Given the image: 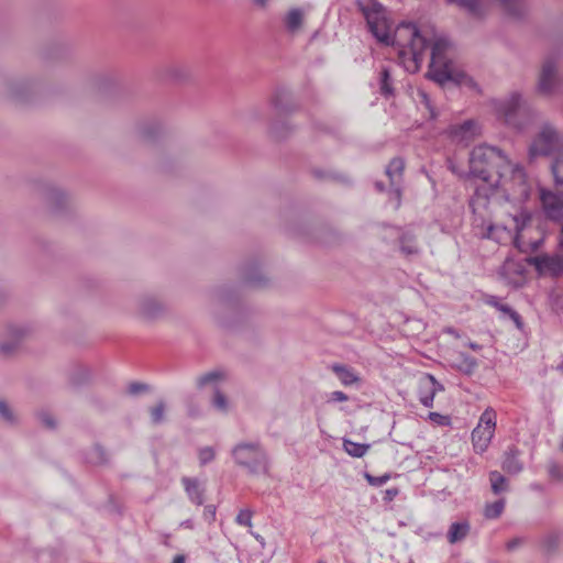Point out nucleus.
<instances>
[{"instance_id":"obj_1","label":"nucleus","mask_w":563,"mask_h":563,"mask_svg":"<svg viewBox=\"0 0 563 563\" xmlns=\"http://www.w3.org/2000/svg\"><path fill=\"white\" fill-rule=\"evenodd\" d=\"M530 190L520 165L508 161L503 169L496 170L493 181L478 187L471 200L476 235L498 244L512 243L523 253L537 251L544 234L521 207Z\"/></svg>"},{"instance_id":"obj_2","label":"nucleus","mask_w":563,"mask_h":563,"mask_svg":"<svg viewBox=\"0 0 563 563\" xmlns=\"http://www.w3.org/2000/svg\"><path fill=\"white\" fill-rule=\"evenodd\" d=\"M450 41L439 35L433 29L419 30L412 23H401L389 36V46L398 54L399 64L408 73H417L426 57V51L431 49V58L427 76L439 85L452 81L456 85L464 82L466 75L460 70L449 57Z\"/></svg>"},{"instance_id":"obj_3","label":"nucleus","mask_w":563,"mask_h":563,"mask_svg":"<svg viewBox=\"0 0 563 563\" xmlns=\"http://www.w3.org/2000/svg\"><path fill=\"white\" fill-rule=\"evenodd\" d=\"M508 161V157L497 147L483 144L471 152L470 173L487 185L493 181L496 170L503 169Z\"/></svg>"},{"instance_id":"obj_4","label":"nucleus","mask_w":563,"mask_h":563,"mask_svg":"<svg viewBox=\"0 0 563 563\" xmlns=\"http://www.w3.org/2000/svg\"><path fill=\"white\" fill-rule=\"evenodd\" d=\"M495 110L498 118L518 131L525 130L532 122L536 114L531 106L518 91H514L508 98L497 101Z\"/></svg>"},{"instance_id":"obj_5","label":"nucleus","mask_w":563,"mask_h":563,"mask_svg":"<svg viewBox=\"0 0 563 563\" xmlns=\"http://www.w3.org/2000/svg\"><path fill=\"white\" fill-rule=\"evenodd\" d=\"M236 465L252 475H268L269 459L258 442H240L231 450Z\"/></svg>"},{"instance_id":"obj_6","label":"nucleus","mask_w":563,"mask_h":563,"mask_svg":"<svg viewBox=\"0 0 563 563\" xmlns=\"http://www.w3.org/2000/svg\"><path fill=\"white\" fill-rule=\"evenodd\" d=\"M371 34L382 44H387V11L377 0H357Z\"/></svg>"},{"instance_id":"obj_7","label":"nucleus","mask_w":563,"mask_h":563,"mask_svg":"<svg viewBox=\"0 0 563 563\" xmlns=\"http://www.w3.org/2000/svg\"><path fill=\"white\" fill-rule=\"evenodd\" d=\"M563 150V136L549 123L544 124L538 135L532 141L529 155L531 158L537 156H549Z\"/></svg>"},{"instance_id":"obj_8","label":"nucleus","mask_w":563,"mask_h":563,"mask_svg":"<svg viewBox=\"0 0 563 563\" xmlns=\"http://www.w3.org/2000/svg\"><path fill=\"white\" fill-rule=\"evenodd\" d=\"M496 430V412L487 408L481 415L477 426L472 431V443L476 453H484L494 438Z\"/></svg>"},{"instance_id":"obj_9","label":"nucleus","mask_w":563,"mask_h":563,"mask_svg":"<svg viewBox=\"0 0 563 563\" xmlns=\"http://www.w3.org/2000/svg\"><path fill=\"white\" fill-rule=\"evenodd\" d=\"M224 377L223 372L212 371L197 378V386L199 388L211 387L213 389L211 406L221 415H228L232 409L230 399L219 389Z\"/></svg>"},{"instance_id":"obj_10","label":"nucleus","mask_w":563,"mask_h":563,"mask_svg":"<svg viewBox=\"0 0 563 563\" xmlns=\"http://www.w3.org/2000/svg\"><path fill=\"white\" fill-rule=\"evenodd\" d=\"M563 88V78L559 76L556 70V59L548 57L541 69L538 82V90L542 95H553L560 92Z\"/></svg>"},{"instance_id":"obj_11","label":"nucleus","mask_w":563,"mask_h":563,"mask_svg":"<svg viewBox=\"0 0 563 563\" xmlns=\"http://www.w3.org/2000/svg\"><path fill=\"white\" fill-rule=\"evenodd\" d=\"M404 168L405 163L401 158H394L389 162V206L395 209H398L401 205Z\"/></svg>"},{"instance_id":"obj_12","label":"nucleus","mask_w":563,"mask_h":563,"mask_svg":"<svg viewBox=\"0 0 563 563\" xmlns=\"http://www.w3.org/2000/svg\"><path fill=\"white\" fill-rule=\"evenodd\" d=\"M537 272L543 276L558 277L563 274V256L560 254H541L529 258Z\"/></svg>"},{"instance_id":"obj_13","label":"nucleus","mask_w":563,"mask_h":563,"mask_svg":"<svg viewBox=\"0 0 563 563\" xmlns=\"http://www.w3.org/2000/svg\"><path fill=\"white\" fill-rule=\"evenodd\" d=\"M540 200L545 216L555 222L563 220V194L541 188Z\"/></svg>"},{"instance_id":"obj_14","label":"nucleus","mask_w":563,"mask_h":563,"mask_svg":"<svg viewBox=\"0 0 563 563\" xmlns=\"http://www.w3.org/2000/svg\"><path fill=\"white\" fill-rule=\"evenodd\" d=\"M443 390V386L431 374H422L418 378V398L427 408L433 406L434 396Z\"/></svg>"},{"instance_id":"obj_15","label":"nucleus","mask_w":563,"mask_h":563,"mask_svg":"<svg viewBox=\"0 0 563 563\" xmlns=\"http://www.w3.org/2000/svg\"><path fill=\"white\" fill-rule=\"evenodd\" d=\"M479 133V125L474 120H466L462 124L452 125L449 130L452 141L463 146H467Z\"/></svg>"},{"instance_id":"obj_16","label":"nucleus","mask_w":563,"mask_h":563,"mask_svg":"<svg viewBox=\"0 0 563 563\" xmlns=\"http://www.w3.org/2000/svg\"><path fill=\"white\" fill-rule=\"evenodd\" d=\"M399 251L407 258L418 257L421 254V247L417 241V235L411 229L401 232L398 239Z\"/></svg>"},{"instance_id":"obj_17","label":"nucleus","mask_w":563,"mask_h":563,"mask_svg":"<svg viewBox=\"0 0 563 563\" xmlns=\"http://www.w3.org/2000/svg\"><path fill=\"white\" fill-rule=\"evenodd\" d=\"M163 310V303L155 297H143L136 303V313L145 320L158 317Z\"/></svg>"},{"instance_id":"obj_18","label":"nucleus","mask_w":563,"mask_h":563,"mask_svg":"<svg viewBox=\"0 0 563 563\" xmlns=\"http://www.w3.org/2000/svg\"><path fill=\"white\" fill-rule=\"evenodd\" d=\"M501 467L508 474H518L522 471L523 465L519 461V450L515 446H509L504 454Z\"/></svg>"},{"instance_id":"obj_19","label":"nucleus","mask_w":563,"mask_h":563,"mask_svg":"<svg viewBox=\"0 0 563 563\" xmlns=\"http://www.w3.org/2000/svg\"><path fill=\"white\" fill-rule=\"evenodd\" d=\"M184 488L189 497V499L196 505H202L203 503V488L201 484L195 479L189 477H184L181 479Z\"/></svg>"},{"instance_id":"obj_20","label":"nucleus","mask_w":563,"mask_h":563,"mask_svg":"<svg viewBox=\"0 0 563 563\" xmlns=\"http://www.w3.org/2000/svg\"><path fill=\"white\" fill-rule=\"evenodd\" d=\"M487 303L495 307L505 317H508L510 320H512L517 329L521 330L523 328V322L520 314L508 305L500 302L497 297H490L487 300Z\"/></svg>"},{"instance_id":"obj_21","label":"nucleus","mask_w":563,"mask_h":563,"mask_svg":"<svg viewBox=\"0 0 563 563\" xmlns=\"http://www.w3.org/2000/svg\"><path fill=\"white\" fill-rule=\"evenodd\" d=\"M303 19V10L299 8H292L286 13L284 18L285 27L287 29L288 32L296 33L302 26Z\"/></svg>"},{"instance_id":"obj_22","label":"nucleus","mask_w":563,"mask_h":563,"mask_svg":"<svg viewBox=\"0 0 563 563\" xmlns=\"http://www.w3.org/2000/svg\"><path fill=\"white\" fill-rule=\"evenodd\" d=\"M23 335L24 332L21 329L9 330L5 336L0 340V350L5 354L11 353L19 345Z\"/></svg>"},{"instance_id":"obj_23","label":"nucleus","mask_w":563,"mask_h":563,"mask_svg":"<svg viewBox=\"0 0 563 563\" xmlns=\"http://www.w3.org/2000/svg\"><path fill=\"white\" fill-rule=\"evenodd\" d=\"M465 9L474 16H482L485 13L487 0H449Z\"/></svg>"},{"instance_id":"obj_24","label":"nucleus","mask_w":563,"mask_h":563,"mask_svg":"<svg viewBox=\"0 0 563 563\" xmlns=\"http://www.w3.org/2000/svg\"><path fill=\"white\" fill-rule=\"evenodd\" d=\"M470 532L467 521L453 522L448 531V540L451 544L462 541Z\"/></svg>"},{"instance_id":"obj_25","label":"nucleus","mask_w":563,"mask_h":563,"mask_svg":"<svg viewBox=\"0 0 563 563\" xmlns=\"http://www.w3.org/2000/svg\"><path fill=\"white\" fill-rule=\"evenodd\" d=\"M332 371L344 386L353 385L360 379L355 372L344 365L334 364Z\"/></svg>"},{"instance_id":"obj_26","label":"nucleus","mask_w":563,"mask_h":563,"mask_svg":"<svg viewBox=\"0 0 563 563\" xmlns=\"http://www.w3.org/2000/svg\"><path fill=\"white\" fill-rule=\"evenodd\" d=\"M343 450L352 457H362L369 450V444L357 443L350 439H343Z\"/></svg>"},{"instance_id":"obj_27","label":"nucleus","mask_w":563,"mask_h":563,"mask_svg":"<svg viewBox=\"0 0 563 563\" xmlns=\"http://www.w3.org/2000/svg\"><path fill=\"white\" fill-rule=\"evenodd\" d=\"M525 1L526 0H499V3L509 15L519 18L525 12Z\"/></svg>"},{"instance_id":"obj_28","label":"nucleus","mask_w":563,"mask_h":563,"mask_svg":"<svg viewBox=\"0 0 563 563\" xmlns=\"http://www.w3.org/2000/svg\"><path fill=\"white\" fill-rule=\"evenodd\" d=\"M415 100H416L418 107L423 108L428 111L430 119H434L437 117V113L432 106L431 99L424 90L418 89Z\"/></svg>"},{"instance_id":"obj_29","label":"nucleus","mask_w":563,"mask_h":563,"mask_svg":"<svg viewBox=\"0 0 563 563\" xmlns=\"http://www.w3.org/2000/svg\"><path fill=\"white\" fill-rule=\"evenodd\" d=\"M555 188L563 194V156L554 159L551 166Z\"/></svg>"},{"instance_id":"obj_30","label":"nucleus","mask_w":563,"mask_h":563,"mask_svg":"<svg viewBox=\"0 0 563 563\" xmlns=\"http://www.w3.org/2000/svg\"><path fill=\"white\" fill-rule=\"evenodd\" d=\"M489 481L494 494H500L507 489V479L499 472L493 471L489 473Z\"/></svg>"},{"instance_id":"obj_31","label":"nucleus","mask_w":563,"mask_h":563,"mask_svg":"<svg viewBox=\"0 0 563 563\" xmlns=\"http://www.w3.org/2000/svg\"><path fill=\"white\" fill-rule=\"evenodd\" d=\"M504 509L505 499H499L495 503L486 505L484 515L487 519H496L503 514Z\"/></svg>"},{"instance_id":"obj_32","label":"nucleus","mask_w":563,"mask_h":563,"mask_svg":"<svg viewBox=\"0 0 563 563\" xmlns=\"http://www.w3.org/2000/svg\"><path fill=\"white\" fill-rule=\"evenodd\" d=\"M0 419L9 424L16 421V415L14 410L9 406L8 402L0 399Z\"/></svg>"},{"instance_id":"obj_33","label":"nucleus","mask_w":563,"mask_h":563,"mask_svg":"<svg viewBox=\"0 0 563 563\" xmlns=\"http://www.w3.org/2000/svg\"><path fill=\"white\" fill-rule=\"evenodd\" d=\"M216 450L212 446H203L198 450L200 465H207L216 459Z\"/></svg>"},{"instance_id":"obj_34","label":"nucleus","mask_w":563,"mask_h":563,"mask_svg":"<svg viewBox=\"0 0 563 563\" xmlns=\"http://www.w3.org/2000/svg\"><path fill=\"white\" fill-rule=\"evenodd\" d=\"M253 511L249 508L241 509L235 517V522L239 526L252 528Z\"/></svg>"},{"instance_id":"obj_35","label":"nucleus","mask_w":563,"mask_h":563,"mask_svg":"<svg viewBox=\"0 0 563 563\" xmlns=\"http://www.w3.org/2000/svg\"><path fill=\"white\" fill-rule=\"evenodd\" d=\"M428 419L432 424L439 427H448L451 424V417L439 412H429Z\"/></svg>"},{"instance_id":"obj_36","label":"nucleus","mask_w":563,"mask_h":563,"mask_svg":"<svg viewBox=\"0 0 563 563\" xmlns=\"http://www.w3.org/2000/svg\"><path fill=\"white\" fill-rule=\"evenodd\" d=\"M461 360L460 368L466 374H472L477 367L476 360L470 355L461 354Z\"/></svg>"},{"instance_id":"obj_37","label":"nucleus","mask_w":563,"mask_h":563,"mask_svg":"<svg viewBox=\"0 0 563 563\" xmlns=\"http://www.w3.org/2000/svg\"><path fill=\"white\" fill-rule=\"evenodd\" d=\"M165 405L163 402L157 404L151 409V420L153 423H161L164 420Z\"/></svg>"},{"instance_id":"obj_38","label":"nucleus","mask_w":563,"mask_h":563,"mask_svg":"<svg viewBox=\"0 0 563 563\" xmlns=\"http://www.w3.org/2000/svg\"><path fill=\"white\" fill-rule=\"evenodd\" d=\"M548 472L552 479L554 481H563V466L555 463L550 462L548 465Z\"/></svg>"},{"instance_id":"obj_39","label":"nucleus","mask_w":563,"mask_h":563,"mask_svg":"<svg viewBox=\"0 0 563 563\" xmlns=\"http://www.w3.org/2000/svg\"><path fill=\"white\" fill-rule=\"evenodd\" d=\"M347 399V395L340 390L331 391L327 395V402L329 404L343 402L346 401Z\"/></svg>"},{"instance_id":"obj_40","label":"nucleus","mask_w":563,"mask_h":563,"mask_svg":"<svg viewBox=\"0 0 563 563\" xmlns=\"http://www.w3.org/2000/svg\"><path fill=\"white\" fill-rule=\"evenodd\" d=\"M364 476L367 479L368 484L375 487L383 486L385 483H387V474H383L380 476H373L368 473H365Z\"/></svg>"},{"instance_id":"obj_41","label":"nucleus","mask_w":563,"mask_h":563,"mask_svg":"<svg viewBox=\"0 0 563 563\" xmlns=\"http://www.w3.org/2000/svg\"><path fill=\"white\" fill-rule=\"evenodd\" d=\"M556 544L558 537L555 534H548L542 541V545L547 551L553 550L556 547Z\"/></svg>"},{"instance_id":"obj_42","label":"nucleus","mask_w":563,"mask_h":563,"mask_svg":"<svg viewBox=\"0 0 563 563\" xmlns=\"http://www.w3.org/2000/svg\"><path fill=\"white\" fill-rule=\"evenodd\" d=\"M380 93L387 96V68H383L380 71Z\"/></svg>"},{"instance_id":"obj_43","label":"nucleus","mask_w":563,"mask_h":563,"mask_svg":"<svg viewBox=\"0 0 563 563\" xmlns=\"http://www.w3.org/2000/svg\"><path fill=\"white\" fill-rule=\"evenodd\" d=\"M203 517L209 521H213L216 518V507L213 505L206 506Z\"/></svg>"},{"instance_id":"obj_44","label":"nucleus","mask_w":563,"mask_h":563,"mask_svg":"<svg viewBox=\"0 0 563 563\" xmlns=\"http://www.w3.org/2000/svg\"><path fill=\"white\" fill-rule=\"evenodd\" d=\"M523 543V539L522 538H514L511 540H509L507 543H506V549L508 551H514L516 550L518 547H520L521 544Z\"/></svg>"},{"instance_id":"obj_45","label":"nucleus","mask_w":563,"mask_h":563,"mask_svg":"<svg viewBox=\"0 0 563 563\" xmlns=\"http://www.w3.org/2000/svg\"><path fill=\"white\" fill-rule=\"evenodd\" d=\"M144 389H145V385L140 384V383L130 384L129 387H128V391L130 394H132V395H136V394L141 393Z\"/></svg>"},{"instance_id":"obj_46","label":"nucleus","mask_w":563,"mask_h":563,"mask_svg":"<svg viewBox=\"0 0 563 563\" xmlns=\"http://www.w3.org/2000/svg\"><path fill=\"white\" fill-rule=\"evenodd\" d=\"M64 197H65V196H64V194H63L60 190H53V191L51 192V195H49V198H48V199H49V201H51L52 203H55V202H56V203H58V201H59L60 199H64Z\"/></svg>"},{"instance_id":"obj_47","label":"nucleus","mask_w":563,"mask_h":563,"mask_svg":"<svg viewBox=\"0 0 563 563\" xmlns=\"http://www.w3.org/2000/svg\"><path fill=\"white\" fill-rule=\"evenodd\" d=\"M41 419H42V422L47 427V428H54L55 427V420L53 419L52 416H49L48 413H43L41 416Z\"/></svg>"},{"instance_id":"obj_48","label":"nucleus","mask_w":563,"mask_h":563,"mask_svg":"<svg viewBox=\"0 0 563 563\" xmlns=\"http://www.w3.org/2000/svg\"><path fill=\"white\" fill-rule=\"evenodd\" d=\"M512 266H515V262L514 261H511V260L505 261V263L503 264V266L500 268V273L503 275H506L510 271V268H512Z\"/></svg>"},{"instance_id":"obj_49","label":"nucleus","mask_w":563,"mask_h":563,"mask_svg":"<svg viewBox=\"0 0 563 563\" xmlns=\"http://www.w3.org/2000/svg\"><path fill=\"white\" fill-rule=\"evenodd\" d=\"M560 222H561V229H560V234H559L558 246H559V251L561 253H563V220Z\"/></svg>"},{"instance_id":"obj_50","label":"nucleus","mask_w":563,"mask_h":563,"mask_svg":"<svg viewBox=\"0 0 563 563\" xmlns=\"http://www.w3.org/2000/svg\"><path fill=\"white\" fill-rule=\"evenodd\" d=\"M250 533L257 540L260 541L262 544H264V538L262 536H260L258 533H255L253 531H250Z\"/></svg>"},{"instance_id":"obj_51","label":"nucleus","mask_w":563,"mask_h":563,"mask_svg":"<svg viewBox=\"0 0 563 563\" xmlns=\"http://www.w3.org/2000/svg\"><path fill=\"white\" fill-rule=\"evenodd\" d=\"M467 345L470 349H472L474 351H478L481 349V345L475 342H470Z\"/></svg>"},{"instance_id":"obj_52","label":"nucleus","mask_w":563,"mask_h":563,"mask_svg":"<svg viewBox=\"0 0 563 563\" xmlns=\"http://www.w3.org/2000/svg\"><path fill=\"white\" fill-rule=\"evenodd\" d=\"M181 527H185V528H192V522L190 520H186V521H183L180 523Z\"/></svg>"},{"instance_id":"obj_53","label":"nucleus","mask_w":563,"mask_h":563,"mask_svg":"<svg viewBox=\"0 0 563 563\" xmlns=\"http://www.w3.org/2000/svg\"><path fill=\"white\" fill-rule=\"evenodd\" d=\"M173 563H185V559H184V556H181V555H177V556L174 559Z\"/></svg>"},{"instance_id":"obj_54","label":"nucleus","mask_w":563,"mask_h":563,"mask_svg":"<svg viewBox=\"0 0 563 563\" xmlns=\"http://www.w3.org/2000/svg\"><path fill=\"white\" fill-rule=\"evenodd\" d=\"M269 0H254V2L258 5H265Z\"/></svg>"},{"instance_id":"obj_55","label":"nucleus","mask_w":563,"mask_h":563,"mask_svg":"<svg viewBox=\"0 0 563 563\" xmlns=\"http://www.w3.org/2000/svg\"><path fill=\"white\" fill-rule=\"evenodd\" d=\"M376 187L379 191H383L384 190V185L382 183H377L376 184Z\"/></svg>"},{"instance_id":"obj_56","label":"nucleus","mask_w":563,"mask_h":563,"mask_svg":"<svg viewBox=\"0 0 563 563\" xmlns=\"http://www.w3.org/2000/svg\"><path fill=\"white\" fill-rule=\"evenodd\" d=\"M388 494H389V500H390L394 497V495L397 494V492L396 490L394 492V490L389 489Z\"/></svg>"},{"instance_id":"obj_57","label":"nucleus","mask_w":563,"mask_h":563,"mask_svg":"<svg viewBox=\"0 0 563 563\" xmlns=\"http://www.w3.org/2000/svg\"><path fill=\"white\" fill-rule=\"evenodd\" d=\"M558 371L563 374V361L558 365Z\"/></svg>"},{"instance_id":"obj_58","label":"nucleus","mask_w":563,"mask_h":563,"mask_svg":"<svg viewBox=\"0 0 563 563\" xmlns=\"http://www.w3.org/2000/svg\"><path fill=\"white\" fill-rule=\"evenodd\" d=\"M448 332H449L450 334L457 335V334H456V331H455L454 329H449V330H448Z\"/></svg>"},{"instance_id":"obj_59","label":"nucleus","mask_w":563,"mask_h":563,"mask_svg":"<svg viewBox=\"0 0 563 563\" xmlns=\"http://www.w3.org/2000/svg\"><path fill=\"white\" fill-rule=\"evenodd\" d=\"M516 272H517V273H521V268H520V267H517Z\"/></svg>"},{"instance_id":"obj_60","label":"nucleus","mask_w":563,"mask_h":563,"mask_svg":"<svg viewBox=\"0 0 563 563\" xmlns=\"http://www.w3.org/2000/svg\"><path fill=\"white\" fill-rule=\"evenodd\" d=\"M317 563H325V562H324V561H322V560H319Z\"/></svg>"},{"instance_id":"obj_61","label":"nucleus","mask_w":563,"mask_h":563,"mask_svg":"<svg viewBox=\"0 0 563 563\" xmlns=\"http://www.w3.org/2000/svg\"><path fill=\"white\" fill-rule=\"evenodd\" d=\"M408 563H413L411 560Z\"/></svg>"}]
</instances>
